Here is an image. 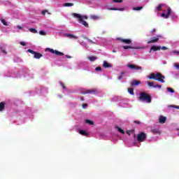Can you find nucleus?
<instances>
[{
    "instance_id": "nucleus-1",
    "label": "nucleus",
    "mask_w": 179,
    "mask_h": 179,
    "mask_svg": "<svg viewBox=\"0 0 179 179\" xmlns=\"http://www.w3.org/2000/svg\"><path fill=\"white\" fill-rule=\"evenodd\" d=\"M148 78L153 79V80H158V82H161V83H164V79H166V77L160 73H152L148 76Z\"/></svg>"
},
{
    "instance_id": "nucleus-2",
    "label": "nucleus",
    "mask_w": 179,
    "mask_h": 179,
    "mask_svg": "<svg viewBox=\"0 0 179 179\" xmlns=\"http://www.w3.org/2000/svg\"><path fill=\"white\" fill-rule=\"evenodd\" d=\"M138 99L140 100V101H145L148 103H152V96L144 92L140 93V96Z\"/></svg>"
},
{
    "instance_id": "nucleus-3",
    "label": "nucleus",
    "mask_w": 179,
    "mask_h": 179,
    "mask_svg": "<svg viewBox=\"0 0 179 179\" xmlns=\"http://www.w3.org/2000/svg\"><path fill=\"white\" fill-rule=\"evenodd\" d=\"M71 15L73 17H76V19H78L79 23H80L81 24L85 26V27H89V24L86 21L82 20V15H80V14H78L76 13H73L71 14Z\"/></svg>"
},
{
    "instance_id": "nucleus-4",
    "label": "nucleus",
    "mask_w": 179,
    "mask_h": 179,
    "mask_svg": "<svg viewBox=\"0 0 179 179\" xmlns=\"http://www.w3.org/2000/svg\"><path fill=\"white\" fill-rule=\"evenodd\" d=\"M148 138V134L145 132H141L137 135V141L138 142H145Z\"/></svg>"
},
{
    "instance_id": "nucleus-5",
    "label": "nucleus",
    "mask_w": 179,
    "mask_h": 179,
    "mask_svg": "<svg viewBox=\"0 0 179 179\" xmlns=\"http://www.w3.org/2000/svg\"><path fill=\"white\" fill-rule=\"evenodd\" d=\"M27 52H30V54H33L34 58H35L36 59H40V58H41V57H43L42 54L37 52L34 50H31V49H29L27 50Z\"/></svg>"
},
{
    "instance_id": "nucleus-6",
    "label": "nucleus",
    "mask_w": 179,
    "mask_h": 179,
    "mask_svg": "<svg viewBox=\"0 0 179 179\" xmlns=\"http://www.w3.org/2000/svg\"><path fill=\"white\" fill-rule=\"evenodd\" d=\"M127 68L130 69H136V71H142V66L135 64H127Z\"/></svg>"
},
{
    "instance_id": "nucleus-7",
    "label": "nucleus",
    "mask_w": 179,
    "mask_h": 179,
    "mask_svg": "<svg viewBox=\"0 0 179 179\" xmlns=\"http://www.w3.org/2000/svg\"><path fill=\"white\" fill-rule=\"evenodd\" d=\"M47 50H48L50 52H51L52 54H55L56 55H59L60 57H62V55H64L63 52H59L58 50H54V49L50 48H48Z\"/></svg>"
},
{
    "instance_id": "nucleus-8",
    "label": "nucleus",
    "mask_w": 179,
    "mask_h": 179,
    "mask_svg": "<svg viewBox=\"0 0 179 179\" xmlns=\"http://www.w3.org/2000/svg\"><path fill=\"white\" fill-rule=\"evenodd\" d=\"M171 13V8H168L167 13L166 14V13H163L161 15V16H162V17H165V19H169V17L170 16Z\"/></svg>"
},
{
    "instance_id": "nucleus-9",
    "label": "nucleus",
    "mask_w": 179,
    "mask_h": 179,
    "mask_svg": "<svg viewBox=\"0 0 179 179\" xmlns=\"http://www.w3.org/2000/svg\"><path fill=\"white\" fill-rule=\"evenodd\" d=\"M159 37H162L160 35H157V37H153L152 40L149 41L148 42V44H153L155 43H157V41H159Z\"/></svg>"
},
{
    "instance_id": "nucleus-10",
    "label": "nucleus",
    "mask_w": 179,
    "mask_h": 179,
    "mask_svg": "<svg viewBox=\"0 0 179 179\" xmlns=\"http://www.w3.org/2000/svg\"><path fill=\"white\" fill-rule=\"evenodd\" d=\"M64 36L67 37L68 38H74V40H78V36L72 34H64Z\"/></svg>"
},
{
    "instance_id": "nucleus-11",
    "label": "nucleus",
    "mask_w": 179,
    "mask_h": 179,
    "mask_svg": "<svg viewBox=\"0 0 179 179\" xmlns=\"http://www.w3.org/2000/svg\"><path fill=\"white\" fill-rule=\"evenodd\" d=\"M118 40L121 41V43H124V44H131V43H132V41L131 39H124L122 38H119Z\"/></svg>"
},
{
    "instance_id": "nucleus-12",
    "label": "nucleus",
    "mask_w": 179,
    "mask_h": 179,
    "mask_svg": "<svg viewBox=\"0 0 179 179\" xmlns=\"http://www.w3.org/2000/svg\"><path fill=\"white\" fill-rule=\"evenodd\" d=\"M151 132L154 135H160L162 134V131L159 129H151Z\"/></svg>"
},
{
    "instance_id": "nucleus-13",
    "label": "nucleus",
    "mask_w": 179,
    "mask_h": 179,
    "mask_svg": "<svg viewBox=\"0 0 179 179\" xmlns=\"http://www.w3.org/2000/svg\"><path fill=\"white\" fill-rule=\"evenodd\" d=\"M103 68H113V64L108 63L107 61H103Z\"/></svg>"
},
{
    "instance_id": "nucleus-14",
    "label": "nucleus",
    "mask_w": 179,
    "mask_h": 179,
    "mask_svg": "<svg viewBox=\"0 0 179 179\" xmlns=\"http://www.w3.org/2000/svg\"><path fill=\"white\" fill-rule=\"evenodd\" d=\"M138 85H141V81L133 80L131 83V86H138Z\"/></svg>"
},
{
    "instance_id": "nucleus-15",
    "label": "nucleus",
    "mask_w": 179,
    "mask_h": 179,
    "mask_svg": "<svg viewBox=\"0 0 179 179\" xmlns=\"http://www.w3.org/2000/svg\"><path fill=\"white\" fill-rule=\"evenodd\" d=\"M167 120V118L166 117H164V116H163V115H161L160 117H159V123L160 124H164L165 122H166V120Z\"/></svg>"
},
{
    "instance_id": "nucleus-16",
    "label": "nucleus",
    "mask_w": 179,
    "mask_h": 179,
    "mask_svg": "<svg viewBox=\"0 0 179 179\" xmlns=\"http://www.w3.org/2000/svg\"><path fill=\"white\" fill-rule=\"evenodd\" d=\"M151 50H152V51H160L162 50V46L153 45L151 47Z\"/></svg>"
},
{
    "instance_id": "nucleus-17",
    "label": "nucleus",
    "mask_w": 179,
    "mask_h": 179,
    "mask_svg": "<svg viewBox=\"0 0 179 179\" xmlns=\"http://www.w3.org/2000/svg\"><path fill=\"white\" fill-rule=\"evenodd\" d=\"M108 10H120V12H122L125 10V8H108Z\"/></svg>"
},
{
    "instance_id": "nucleus-18",
    "label": "nucleus",
    "mask_w": 179,
    "mask_h": 179,
    "mask_svg": "<svg viewBox=\"0 0 179 179\" xmlns=\"http://www.w3.org/2000/svg\"><path fill=\"white\" fill-rule=\"evenodd\" d=\"M6 103L5 101L0 102V111H3L5 110V106Z\"/></svg>"
},
{
    "instance_id": "nucleus-19",
    "label": "nucleus",
    "mask_w": 179,
    "mask_h": 179,
    "mask_svg": "<svg viewBox=\"0 0 179 179\" xmlns=\"http://www.w3.org/2000/svg\"><path fill=\"white\" fill-rule=\"evenodd\" d=\"M92 93H96V91L94 90H87L83 92V94H88Z\"/></svg>"
},
{
    "instance_id": "nucleus-20",
    "label": "nucleus",
    "mask_w": 179,
    "mask_h": 179,
    "mask_svg": "<svg viewBox=\"0 0 179 179\" xmlns=\"http://www.w3.org/2000/svg\"><path fill=\"white\" fill-rule=\"evenodd\" d=\"M79 134L80 135H83V136H87V135H89V134L87 132H86V131H85V130H80Z\"/></svg>"
},
{
    "instance_id": "nucleus-21",
    "label": "nucleus",
    "mask_w": 179,
    "mask_h": 179,
    "mask_svg": "<svg viewBox=\"0 0 179 179\" xmlns=\"http://www.w3.org/2000/svg\"><path fill=\"white\" fill-rule=\"evenodd\" d=\"M85 122H86V124H89V125H94V122H93L90 120H86Z\"/></svg>"
},
{
    "instance_id": "nucleus-22",
    "label": "nucleus",
    "mask_w": 179,
    "mask_h": 179,
    "mask_svg": "<svg viewBox=\"0 0 179 179\" xmlns=\"http://www.w3.org/2000/svg\"><path fill=\"white\" fill-rule=\"evenodd\" d=\"M116 129H117L118 132H120V134H125V131L122 130V129L120 128V127L117 126Z\"/></svg>"
},
{
    "instance_id": "nucleus-23",
    "label": "nucleus",
    "mask_w": 179,
    "mask_h": 179,
    "mask_svg": "<svg viewBox=\"0 0 179 179\" xmlns=\"http://www.w3.org/2000/svg\"><path fill=\"white\" fill-rule=\"evenodd\" d=\"M88 59H90V61L93 62H94L95 59H97V57H94V56H90L88 57Z\"/></svg>"
},
{
    "instance_id": "nucleus-24",
    "label": "nucleus",
    "mask_w": 179,
    "mask_h": 179,
    "mask_svg": "<svg viewBox=\"0 0 179 179\" xmlns=\"http://www.w3.org/2000/svg\"><path fill=\"white\" fill-rule=\"evenodd\" d=\"M128 92L129 94H131V96H134L135 93L134 92V88H128Z\"/></svg>"
},
{
    "instance_id": "nucleus-25",
    "label": "nucleus",
    "mask_w": 179,
    "mask_h": 179,
    "mask_svg": "<svg viewBox=\"0 0 179 179\" xmlns=\"http://www.w3.org/2000/svg\"><path fill=\"white\" fill-rule=\"evenodd\" d=\"M91 19H93V20H98V19H100V17L93 15H91Z\"/></svg>"
},
{
    "instance_id": "nucleus-26",
    "label": "nucleus",
    "mask_w": 179,
    "mask_h": 179,
    "mask_svg": "<svg viewBox=\"0 0 179 179\" xmlns=\"http://www.w3.org/2000/svg\"><path fill=\"white\" fill-rule=\"evenodd\" d=\"M122 48H124V50H133L134 47L127 45V46H122Z\"/></svg>"
},
{
    "instance_id": "nucleus-27",
    "label": "nucleus",
    "mask_w": 179,
    "mask_h": 179,
    "mask_svg": "<svg viewBox=\"0 0 179 179\" xmlns=\"http://www.w3.org/2000/svg\"><path fill=\"white\" fill-rule=\"evenodd\" d=\"M143 9V6L134 7L133 8V10H142Z\"/></svg>"
},
{
    "instance_id": "nucleus-28",
    "label": "nucleus",
    "mask_w": 179,
    "mask_h": 179,
    "mask_svg": "<svg viewBox=\"0 0 179 179\" xmlns=\"http://www.w3.org/2000/svg\"><path fill=\"white\" fill-rule=\"evenodd\" d=\"M29 30L31 31V33H34V34H36L37 33V29L34 28H29Z\"/></svg>"
},
{
    "instance_id": "nucleus-29",
    "label": "nucleus",
    "mask_w": 179,
    "mask_h": 179,
    "mask_svg": "<svg viewBox=\"0 0 179 179\" xmlns=\"http://www.w3.org/2000/svg\"><path fill=\"white\" fill-rule=\"evenodd\" d=\"M85 40H87V41H89V43H91L92 44H96V42L92 41L91 39H89L87 37L85 36L84 37Z\"/></svg>"
},
{
    "instance_id": "nucleus-30",
    "label": "nucleus",
    "mask_w": 179,
    "mask_h": 179,
    "mask_svg": "<svg viewBox=\"0 0 179 179\" xmlns=\"http://www.w3.org/2000/svg\"><path fill=\"white\" fill-rule=\"evenodd\" d=\"M124 75H125V73L124 72H121L120 76H118L117 79L119 80H121V79H122V77L124 76Z\"/></svg>"
},
{
    "instance_id": "nucleus-31",
    "label": "nucleus",
    "mask_w": 179,
    "mask_h": 179,
    "mask_svg": "<svg viewBox=\"0 0 179 179\" xmlns=\"http://www.w3.org/2000/svg\"><path fill=\"white\" fill-rule=\"evenodd\" d=\"M63 6H66V7H68V6H73V3H65Z\"/></svg>"
},
{
    "instance_id": "nucleus-32",
    "label": "nucleus",
    "mask_w": 179,
    "mask_h": 179,
    "mask_svg": "<svg viewBox=\"0 0 179 179\" xmlns=\"http://www.w3.org/2000/svg\"><path fill=\"white\" fill-rule=\"evenodd\" d=\"M163 6V5L159 4L156 10H158L159 12H160V10H162V7Z\"/></svg>"
},
{
    "instance_id": "nucleus-33",
    "label": "nucleus",
    "mask_w": 179,
    "mask_h": 179,
    "mask_svg": "<svg viewBox=\"0 0 179 179\" xmlns=\"http://www.w3.org/2000/svg\"><path fill=\"white\" fill-rule=\"evenodd\" d=\"M123 1H124V0H113V2L116 3H121Z\"/></svg>"
},
{
    "instance_id": "nucleus-34",
    "label": "nucleus",
    "mask_w": 179,
    "mask_h": 179,
    "mask_svg": "<svg viewBox=\"0 0 179 179\" xmlns=\"http://www.w3.org/2000/svg\"><path fill=\"white\" fill-rule=\"evenodd\" d=\"M148 85L150 87H154V83L153 82H148Z\"/></svg>"
},
{
    "instance_id": "nucleus-35",
    "label": "nucleus",
    "mask_w": 179,
    "mask_h": 179,
    "mask_svg": "<svg viewBox=\"0 0 179 179\" xmlns=\"http://www.w3.org/2000/svg\"><path fill=\"white\" fill-rule=\"evenodd\" d=\"M95 71H96V72H101L102 69H101V67L98 66V67H96Z\"/></svg>"
},
{
    "instance_id": "nucleus-36",
    "label": "nucleus",
    "mask_w": 179,
    "mask_h": 179,
    "mask_svg": "<svg viewBox=\"0 0 179 179\" xmlns=\"http://www.w3.org/2000/svg\"><path fill=\"white\" fill-rule=\"evenodd\" d=\"M166 90L170 92V93H174V90L171 87H167Z\"/></svg>"
},
{
    "instance_id": "nucleus-37",
    "label": "nucleus",
    "mask_w": 179,
    "mask_h": 179,
    "mask_svg": "<svg viewBox=\"0 0 179 179\" xmlns=\"http://www.w3.org/2000/svg\"><path fill=\"white\" fill-rule=\"evenodd\" d=\"M39 34H41V36H45L47 34L44 31H40Z\"/></svg>"
},
{
    "instance_id": "nucleus-38",
    "label": "nucleus",
    "mask_w": 179,
    "mask_h": 179,
    "mask_svg": "<svg viewBox=\"0 0 179 179\" xmlns=\"http://www.w3.org/2000/svg\"><path fill=\"white\" fill-rule=\"evenodd\" d=\"M1 22L4 26H8V23L6 22V21H5V20H1Z\"/></svg>"
},
{
    "instance_id": "nucleus-39",
    "label": "nucleus",
    "mask_w": 179,
    "mask_h": 179,
    "mask_svg": "<svg viewBox=\"0 0 179 179\" xmlns=\"http://www.w3.org/2000/svg\"><path fill=\"white\" fill-rule=\"evenodd\" d=\"M59 84L62 86V87H63L64 89H66V87L65 86V84H64L62 82H60Z\"/></svg>"
},
{
    "instance_id": "nucleus-40",
    "label": "nucleus",
    "mask_w": 179,
    "mask_h": 179,
    "mask_svg": "<svg viewBox=\"0 0 179 179\" xmlns=\"http://www.w3.org/2000/svg\"><path fill=\"white\" fill-rule=\"evenodd\" d=\"M48 10H42V12H41V14L43 15H45V13H48Z\"/></svg>"
},
{
    "instance_id": "nucleus-41",
    "label": "nucleus",
    "mask_w": 179,
    "mask_h": 179,
    "mask_svg": "<svg viewBox=\"0 0 179 179\" xmlns=\"http://www.w3.org/2000/svg\"><path fill=\"white\" fill-rule=\"evenodd\" d=\"M158 87L159 89H162V85H155L154 88Z\"/></svg>"
},
{
    "instance_id": "nucleus-42",
    "label": "nucleus",
    "mask_w": 179,
    "mask_h": 179,
    "mask_svg": "<svg viewBox=\"0 0 179 179\" xmlns=\"http://www.w3.org/2000/svg\"><path fill=\"white\" fill-rule=\"evenodd\" d=\"M134 124H137V125H141V121L139 120H135Z\"/></svg>"
},
{
    "instance_id": "nucleus-43",
    "label": "nucleus",
    "mask_w": 179,
    "mask_h": 179,
    "mask_svg": "<svg viewBox=\"0 0 179 179\" xmlns=\"http://www.w3.org/2000/svg\"><path fill=\"white\" fill-rule=\"evenodd\" d=\"M173 54H176V55H179V51L178 50H173Z\"/></svg>"
},
{
    "instance_id": "nucleus-44",
    "label": "nucleus",
    "mask_w": 179,
    "mask_h": 179,
    "mask_svg": "<svg viewBox=\"0 0 179 179\" xmlns=\"http://www.w3.org/2000/svg\"><path fill=\"white\" fill-rule=\"evenodd\" d=\"M81 19H82V20H83V19H87V15H81Z\"/></svg>"
},
{
    "instance_id": "nucleus-45",
    "label": "nucleus",
    "mask_w": 179,
    "mask_h": 179,
    "mask_svg": "<svg viewBox=\"0 0 179 179\" xmlns=\"http://www.w3.org/2000/svg\"><path fill=\"white\" fill-rule=\"evenodd\" d=\"M87 107V103L83 104V108H86Z\"/></svg>"
},
{
    "instance_id": "nucleus-46",
    "label": "nucleus",
    "mask_w": 179,
    "mask_h": 179,
    "mask_svg": "<svg viewBox=\"0 0 179 179\" xmlns=\"http://www.w3.org/2000/svg\"><path fill=\"white\" fill-rule=\"evenodd\" d=\"M154 33H156V29H153L152 31H151V34H153Z\"/></svg>"
},
{
    "instance_id": "nucleus-47",
    "label": "nucleus",
    "mask_w": 179,
    "mask_h": 179,
    "mask_svg": "<svg viewBox=\"0 0 179 179\" xmlns=\"http://www.w3.org/2000/svg\"><path fill=\"white\" fill-rule=\"evenodd\" d=\"M20 45L24 46V45H26V43H24V42H20Z\"/></svg>"
},
{
    "instance_id": "nucleus-48",
    "label": "nucleus",
    "mask_w": 179,
    "mask_h": 179,
    "mask_svg": "<svg viewBox=\"0 0 179 179\" xmlns=\"http://www.w3.org/2000/svg\"><path fill=\"white\" fill-rule=\"evenodd\" d=\"M161 49L166 50H167V48L166 46H163L161 48Z\"/></svg>"
},
{
    "instance_id": "nucleus-49",
    "label": "nucleus",
    "mask_w": 179,
    "mask_h": 179,
    "mask_svg": "<svg viewBox=\"0 0 179 179\" xmlns=\"http://www.w3.org/2000/svg\"><path fill=\"white\" fill-rule=\"evenodd\" d=\"M66 58H69V59H71V58H72V56L66 55Z\"/></svg>"
},
{
    "instance_id": "nucleus-50",
    "label": "nucleus",
    "mask_w": 179,
    "mask_h": 179,
    "mask_svg": "<svg viewBox=\"0 0 179 179\" xmlns=\"http://www.w3.org/2000/svg\"><path fill=\"white\" fill-rule=\"evenodd\" d=\"M176 68H177L179 70V64H175Z\"/></svg>"
},
{
    "instance_id": "nucleus-51",
    "label": "nucleus",
    "mask_w": 179,
    "mask_h": 179,
    "mask_svg": "<svg viewBox=\"0 0 179 179\" xmlns=\"http://www.w3.org/2000/svg\"><path fill=\"white\" fill-rule=\"evenodd\" d=\"M1 52H3V54H7V52L5 50H2Z\"/></svg>"
},
{
    "instance_id": "nucleus-52",
    "label": "nucleus",
    "mask_w": 179,
    "mask_h": 179,
    "mask_svg": "<svg viewBox=\"0 0 179 179\" xmlns=\"http://www.w3.org/2000/svg\"><path fill=\"white\" fill-rule=\"evenodd\" d=\"M80 100L81 101H85V98H83V96L80 97Z\"/></svg>"
},
{
    "instance_id": "nucleus-53",
    "label": "nucleus",
    "mask_w": 179,
    "mask_h": 179,
    "mask_svg": "<svg viewBox=\"0 0 179 179\" xmlns=\"http://www.w3.org/2000/svg\"><path fill=\"white\" fill-rule=\"evenodd\" d=\"M17 27V29H19L20 30H22V27H20V26L18 25Z\"/></svg>"
},
{
    "instance_id": "nucleus-54",
    "label": "nucleus",
    "mask_w": 179,
    "mask_h": 179,
    "mask_svg": "<svg viewBox=\"0 0 179 179\" xmlns=\"http://www.w3.org/2000/svg\"><path fill=\"white\" fill-rule=\"evenodd\" d=\"M152 51H153V50H152V48H150L149 52L150 53V52H152Z\"/></svg>"
},
{
    "instance_id": "nucleus-55",
    "label": "nucleus",
    "mask_w": 179,
    "mask_h": 179,
    "mask_svg": "<svg viewBox=\"0 0 179 179\" xmlns=\"http://www.w3.org/2000/svg\"><path fill=\"white\" fill-rule=\"evenodd\" d=\"M175 108H179V106H175Z\"/></svg>"
},
{
    "instance_id": "nucleus-56",
    "label": "nucleus",
    "mask_w": 179,
    "mask_h": 179,
    "mask_svg": "<svg viewBox=\"0 0 179 179\" xmlns=\"http://www.w3.org/2000/svg\"><path fill=\"white\" fill-rule=\"evenodd\" d=\"M113 52H117V51H115V50H113Z\"/></svg>"
},
{
    "instance_id": "nucleus-57",
    "label": "nucleus",
    "mask_w": 179,
    "mask_h": 179,
    "mask_svg": "<svg viewBox=\"0 0 179 179\" xmlns=\"http://www.w3.org/2000/svg\"><path fill=\"white\" fill-rule=\"evenodd\" d=\"M178 136H179V133L178 134Z\"/></svg>"
}]
</instances>
